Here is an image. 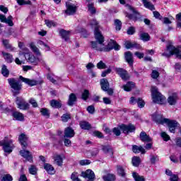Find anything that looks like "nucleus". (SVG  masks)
<instances>
[{
    "label": "nucleus",
    "instance_id": "1",
    "mask_svg": "<svg viewBox=\"0 0 181 181\" xmlns=\"http://www.w3.org/2000/svg\"><path fill=\"white\" fill-rule=\"evenodd\" d=\"M92 49H95V50H98L99 52H110V50H112L113 49L115 50H119L121 49V46L117 43V41L114 40H110L109 43L107 44V47H104V44L103 43L102 45L100 43H97L95 41H92L90 42ZM98 45H100V47Z\"/></svg>",
    "mask_w": 181,
    "mask_h": 181
},
{
    "label": "nucleus",
    "instance_id": "2",
    "mask_svg": "<svg viewBox=\"0 0 181 181\" xmlns=\"http://www.w3.org/2000/svg\"><path fill=\"white\" fill-rule=\"evenodd\" d=\"M90 25L91 28H94V35L95 39L99 45H103L104 43V36L101 34V31H100V25H98V21L95 18L90 20Z\"/></svg>",
    "mask_w": 181,
    "mask_h": 181
},
{
    "label": "nucleus",
    "instance_id": "3",
    "mask_svg": "<svg viewBox=\"0 0 181 181\" xmlns=\"http://www.w3.org/2000/svg\"><path fill=\"white\" fill-rule=\"evenodd\" d=\"M7 81L11 88L13 95L21 94V90H22V83H21V81L16 80L15 78H10L7 79Z\"/></svg>",
    "mask_w": 181,
    "mask_h": 181
},
{
    "label": "nucleus",
    "instance_id": "4",
    "mask_svg": "<svg viewBox=\"0 0 181 181\" xmlns=\"http://www.w3.org/2000/svg\"><path fill=\"white\" fill-rule=\"evenodd\" d=\"M151 95L153 103L161 105L165 104L166 98H165V96H163L162 93L158 90V88L155 86L151 87Z\"/></svg>",
    "mask_w": 181,
    "mask_h": 181
},
{
    "label": "nucleus",
    "instance_id": "5",
    "mask_svg": "<svg viewBox=\"0 0 181 181\" xmlns=\"http://www.w3.org/2000/svg\"><path fill=\"white\" fill-rule=\"evenodd\" d=\"M100 84L103 91H105L108 95H112L114 94V89L110 88V82H108L107 78L100 79Z\"/></svg>",
    "mask_w": 181,
    "mask_h": 181
},
{
    "label": "nucleus",
    "instance_id": "6",
    "mask_svg": "<svg viewBox=\"0 0 181 181\" xmlns=\"http://www.w3.org/2000/svg\"><path fill=\"white\" fill-rule=\"evenodd\" d=\"M16 103L18 105V108H19V110H23V111H26L30 108L29 103H28L25 99L21 97H17L16 98Z\"/></svg>",
    "mask_w": 181,
    "mask_h": 181
},
{
    "label": "nucleus",
    "instance_id": "7",
    "mask_svg": "<svg viewBox=\"0 0 181 181\" xmlns=\"http://www.w3.org/2000/svg\"><path fill=\"white\" fill-rule=\"evenodd\" d=\"M119 129L121 131H122L123 134H126L128 135V134H131L132 132H135V129H136V127L132 124H122L119 126Z\"/></svg>",
    "mask_w": 181,
    "mask_h": 181
},
{
    "label": "nucleus",
    "instance_id": "8",
    "mask_svg": "<svg viewBox=\"0 0 181 181\" xmlns=\"http://www.w3.org/2000/svg\"><path fill=\"white\" fill-rule=\"evenodd\" d=\"M115 71L124 81L129 80V74H128V71L127 70L122 68H115Z\"/></svg>",
    "mask_w": 181,
    "mask_h": 181
},
{
    "label": "nucleus",
    "instance_id": "9",
    "mask_svg": "<svg viewBox=\"0 0 181 181\" xmlns=\"http://www.w3.org/2000/svg\"><path fill=\"white\" fill-rule=\"evenodd\" d=\"M167 50L169 53L164 52L162 54V56H164L165 57H170V56H173V54H177V53H179V48H176L171 44L167 46Z\"/></svg>",
    "mask_w": 181,
    "mask_h": 181
},
{
    "label": "nucleus",
    "instance_id": "10",
    "mask_svg": "<svg viewBox=\"0 0 181 181\" xmlns=\"http://www.w3.org/2000/svg\"><path fill=\"white\" fill-rule=\"evenodd\" d=\"M165 124H167L170 132L175 134V131H176V128H177V126L179 125L177 121L170 120L169 119H165Z\"/></svg>",
    "mask_w": 181,
    "mask_h": 181
},
{
    "label": "nucleus",
    "instance_id": "11",
    "mask_svg": "<svg viewBox=\"0 0 181 181\" xmlns=\"http://www.w3.org/2000/svg\"><path fill=\"white\" fill-rule=\"evenodd\" d=\"M1 146H3L4 152H6V153H11V152H12V149H13V141L4 140V141L1 142Z\"/></svg>",
    "mask_w": 181,
    "mask_h": 181
},
{
    "label": "nucleus",
    "instance_id": "12",
    "mask_svg": "<svg viewBox=\"0 0 181 181\" xmlns=\"http://www.w3.org/2000/svg\"><path fill=\"white\" fill-rule=\"evenodd\" d=\"M66 10H65V13L66 15H74L77 12V6L76 5L71 4L69 2L66 3Z\"/></svg>",
    "mask_w": 181,
    "mask_h": 181
},
{
    "label": "nucleus",
    "instance_id": "13",
    "mask_svg": "<svg viewBox=\"0 0 181 181\" xmlns=\"http://www.w3.org/2000/svg\"><path fill=\"white\" fill-rule=\"evenodd\" d=\"M82 177L85 179H88V181H94L95 179V174H94V171L88 169L86 172L81 173Z\"/></svg>",
    "mask_w": 181,
    "mask_h": 181
},
{
    "label": "nucleus",
    "instance_id": "14",
    "mask_svg": "<svg viewBox=\"0 0 181 181\" xmlns=\"http://www.w3.org/2000/svg\"><path fill=\"white\" fill-rule=\"evenodd\" d=\"M152 118L154 122H156V124H160L161 125H163V124H165V119H168V118H163V116L162 115L158 114L157 112L152 115Z\"/></svg>",
    "mask_w": 181,
    "mask_h": 181
},
{
    "label": "nucleus",
    "instance_id": "15",
    "mask_svg": "<svg viewBox=\"0 0 181 181\" xmlns=\"http://www.w3.org/2000/svg\"><path fill=\"white\" fill-rule=\"evenodd\" d=\"M20 81H22L23 83H25V84H27V86H29L30 87H33L35 86H37V81L35 79H30L28 78H25L22 76H19Z\"/></svg>",
    "mask_w": 181,
    "mask_h": 181
},
{
    "label": "nucleus",
    "instance_id": "16",
    "mask_svg": "<svg viewBox=\"0 0 181 181\" xmlns=\"http://www.w3.org/2000/svg\"><path fill=\"white\" fill-rule=\"evenodd\" d=\"M23 57L28 62V63H31L34 66H37V59L33 54H30L28 53L23 54Z\"/></svg>",
    "mask_w": 181,
    "mask_h": 181
},
{
    "label": "nucleus",
    "instance_id": "17",
    "mask_svg": "<svg viewBox=\"0 0 181 181\" xmlns=\"http://www.w3.org/2000/svg\"><path fill=\"white\" fill-rule=\"evenodd\" d=\"M126 6L128 7V9L131 11V12L134 13V14L127 13L126 15L127 18H129V19H132V21H136L138 19L136 17V15H138V11H136L134 7L129 6V4H127Z\"/></svg>",
    "mask_w": 181,
    "mask_h": 181
},
{
    "label": "nucleus",
    "instance_id": "18",
    "mask_svg": "<svg viewBox=\"0 0 181 181\" xmlns=\"http://www.w3.org/2000/svg\"><path fill=\"white\" fill-rule=\"evenodd\" d=\"M20 155L24 158V159H26V160H28V162H33V157L32 156V154L30 153V151H27L25 149L20 151Z\"/></svg>",
    "mask_w": 181,
    "mask_h": 181
},
{
    "label": "nucleus",
    "instance_id": "19",
    "mask_svg": "<svg viewBox=\"0 0 181 181\" xmlns=\"http://www.w3.org/2000/svg\"><path fill=\"white\" fill-rule=\"evenodd\" d=\"M28 136H26V134H21L19 136H18V141L23 148V149H25V148L28 147Z\"/></svg>",
    "mask_w": 181,
    "mask_h": 181
},
{
    "label": "nucleus",
    "instance_id": "20",
    "mask_svg": "<svg viewBox=\"0 0 181 181\" xmlns=\"http://www.w3.org/2000/svg\"><path fill=\"white\" fill-rule=\"evenodd\" d=\"M74 135H76V132L73 128L71 127L65 128L64 138H73Z\"/></svg>",
    "mask_w": 181,
    "mask_h": 181
},
{
    "label": "nucleus",
    "instance_id": "21",
    "mask_svg": "<svg viewBox=\"0 0 181 181\" xmlns=\"http://www.w3.org/2000/svg\"><path fill=\"white\" fill-rule=\"evenodd\" d=\"M59 36H61L62 39H64L65 42H69L70 39V31H67L64 29L59 30Z\"/></svg>",
    "mask_w": 181,
    "mask_h": 181
},
{
    "label": "nucleus",
    "instance_id": "22",
    "mask_svg": "<svg viewBox=\"0 0 181 181\" xmlns=\"http://www.w3.org/2000/svg\"><path fill=\"white\" fill-rule=\"evenodd\" d=\"M124 58L128 64H129V66H133L134 57H132V52L129 51L124 52Z\"/></svg>",
    "mask_w": 181,
    "mask_h": 181
},
{
    "label": "nucleus",
    "instance_id": "23",
    "mask_svg": "<svg viewBox=\"0 0 181 181\" xmlns=\"http://www.w3.org/2000/svg\"><path fill=\"white\" fill-rule=\"evenodd\" d=\"M77 103V96L75 95V93H71L69 96V99L67 101V105L69 107H73L74 104Z\"/></svg>",
    "mask_w": 181,
    "mask_h": 181
},
{
    "label": "nucleus",
    "instance_id": "24",
    "mask_svg": "<svg viewBox=\"0 0 181 181\" xmlns=\"http://www.w3.org/2000/svg\"><path fill=\"white\" fill-rule=\"evenodd\" d=\"M139 138L142 142H152V138L146 134V132H141L140 133Z\"/></svg>",
    "mask_w": 181,
    "mask_h": 181
},
{
    "label": "nucleus",
    "instance_id": "25",
    "mask_svg": "<svg viewBox=\"0 0 181 181\" xmlns=\"http://www.w3.org/2000/svg\"><path fill=\"white\" fill-rule=\"evenodd\" d=\"M102 151L105 153L106 155H110L111 158H112V155H114V151L112 150V147L110 146H102Z\"/></svg>",
    "mask_w": 181,
    "mask_h": 181
},
{
    "label": "nucleus",
    "instance_id": "26",
    "mask_svg": "<svg viewBox=\"0 0 181 181\" xmlns=\"http://www.w3.org/2000/svg\"><path fill=\"white\" fill-rule=\"evenodd\" d=\"M177 101V94L173 93L172 95H170L168 98V103L170 105H176Z\"/></svg>",
    "mask_w": 181,
    "mask_h": 181
},
{
    "label": "nucleus",
    "instance_id": "27",
    "mask_svg": "<svg viewBox=\"0 0 181 181\" xmlns=\"http://www.w3.org/2000/svg\"><path fill=\"white\" fill-rule=\"evenodd\" d=\"M12 117L16 119V121H25V116L23 114L19 112H13L12 113Z\"/></svg>",
    "mask_w": 181,
    "mask_h": 181
},
{
    "label": "nucleus",
    "instance_id": "28",
    "mask_svg": "<svg viewBox=\"0 0 181 181\" xmlns=\"http://www.w3.org/2000/svg\"><path fill=\"white\" fill-rule=\"evenodd\" d=\"M132 151L134 152V153H139V152H141L143 155H144V153H146L145 148H144L142 146H139L136 145L133 146Z\"/></svg>",
    "mask_w": 181,
    "mask_h": 181
},
{
    "label": "nucleus",
    "instance_id": "29",
    "mask_svg": "<svg viewBox=\"0 0 181 181\" xmlns=\"http://www.w3.org/2000/svg\"><path fill=\"white\" fill-rule=\"evenodd\" d=\"M49 104L52 108H57V109L62 108V106L63 105L62 104V101L56 100L54 99L50 100Z\"/></svg>",
    "mask_w": 181,
    "mask_h": 181
},
{
    "label": "nucleus",
    "instance_id": "30",
    "mask_svg": "<svg viewBox=\"0 0 181 181\" xmlns=\"http://www.w3.org/2000/svg\"><path fill=\"white\" fill-rule=\"evenodd\" d=\"M79 125L81 129H85L86 131L91 129V124L86 121L80 122Z\"/></svg>",
    "mask_w": 181,
    "mask_h": 181
},
{
    "label": "nucleus",
    "instance_id": "31",
    "mask_svg": "<svg viewBox=\"0 0 181 181\" xmlns=\"http://www.w3.org/2000/svg\"><path fill=\"white\" fill-rule=\"evenodd\" d=\"M44 169L46 170L49 175H53L54 173V168L49 163L44 164Z\"/></svg>",
    "mask_w": 181,
    "mask_h": 181
},
{
    "label": "nucleus",
    "instance_id": "32",
    "mask_svg": "<svg viewBox=\"0 0 181 181\" xmlns=\"http://www.w3.org/2000/svg\"><path fill=\"white\" fill-rule=\"evenodd\" d=\"M3 45L6 49L9 50V52H14V50H16V48L12 47V45L9 44V40H3Z\"/></svg>",
    "mask_w": 181,
    "mask_h": 181
},
{
    "label": "nucleus",
    "instance_id": "33",
    "mask_svg": "<svg viewBox=\"0 0 181 181\" xmlns=\"http://www.w3.org/2000/svg\"><path fill=\"white\" fill-rule=\"evenodd\" d=\"M116 168L119 176H122V177H125L127 173H125V169H124V167H122V165H117Z\"/></svg>",
    "mask_w": 181,
    "mask_h": 181
},
{
    "label": "nucleus",
    "instance_id": "34",
    "mask_svg": "<svg viewBox=\"0 0 181 181\" xmlns=\"http://www.w3.org/2000/svg\"><path fill=\"white\" fill-rule=\"evenodd\" d=\"M1 53L3 54V57L5 59L6 62H7V63H12L13 62V57L12 54L4 52H2Z\"/></svg>",
    "mask_w": 181,
    "mask_h": 181
},
{
    "label": "nucleus",
    "instance_id": "35",
    "mask_svg": "<svg viewBox=\"0 0 181 181\" xmlns=\"http://www.w3.org/2000/svg\"><path fill=\"white\" fill-rule=\"evenodd\" d=\"M139 37L141 40H143V42H149V40H151V35H149L148 33H140Z\"/></svg>",
    "mask_w": 181,
    "mask_h": 181
},
{
    "label": "nucleus",
    "instance_id": "36",
    "mask_svg": "<svg viewBox=\"0 0 181 181\" xmlns=\"http://www.w3.org/2000/svg\"><path fill=\"white\" fill-rule=\"evenodd\" d=\"M88 11L90 15H95L97 13V9L94 6V3H90L87 4Z\"/></svg>",
    "mask_w": 181,
    "mask_h": 181
},
{
    "label": "nucleus",
    "instance_id": "37",
    "mask_svg": "<svg viewBox=\"0 0 181 181\" xmlns=\"http://www.w3.org/2000/svg\"><path fill=\"white\" fill-rule=\"evenodd\" d=\"M142 2L145 8L150 9V11H155V6L152 3L148 1V0H142Z\"/></svg>",
    "mask_w": 181,
    "mask_h": 181
},
{
    "label": "nucleus",
    "instance_id": "38",
    "mask_svg": "<svg viewBox=\"0 0 181 181\" xmlns=\"http://www.w3.org/2000/svg\"><path fill=\"white\" fill-rule=\"evenodd\" d=\"M54 159L58 166L63 165V156L57 155L54 157Z\"/></svg>",
    "mask_w": 181,
    "mask_h": 181
},
{
    "label": "nucleus",
    "instance_id": "39",
    "mask_svg": "<svg viewBox=\"0 0 181 181\" xmlns=\"http://www.w3.org/2000/svg\"><path fill=\"white\" fill-rule=\"evenodd\" d=\"M132 163L133 166H135L136 168H138L139 165H141V158L138 156H134L132 160Z\"/></svg>",
    "mask_w": 181,
    "mask_h": 181
},
{
    "label": "nucleus",
    "instance_id": "40",
    "mask_svg": "<svg viewBox=\"0 0 181 181\" xmlns=\"http://www.w3.org/2000/svg\"><path fill=\"white\" fill-rule=\"evenodd\" d=\"M103 180H107V181H115L117 177H115V175L109 173L107 175H104L103 177Z\"/></svg>",
    "mask_w": 181,
    "mask_h": 181
},
{
    "label": "nucleus",
    "instance_id": "41",
    "mask_svg": "<svg viewBox=\"0 0 181 181\" xmlns=\"http://www.w3.org/2000/svg\"><path fill=\"white\" fill-rule=\"evenodd\" d=\"M40 112L43 117H45L46 118L50 117V111L47 108H41Z\"/></svg>",
    "mask_w": 181,
    "mask_h": 181
},
{
    "label": "nucleus",
    "instance_id": "42",
    "mask_svg": "<svg viewBox=\"0 0 181 181\" xmlns=\"http://www.w3.org/2000/svg\"><path fill=\"white\" fill-rule=\"evenodd\" d=\"M123 88L124 91H131L132 88H134V83L133 82H128L126 85L123 86Z\"/></svg>",
    "mask_w": 181,
    "mask_h": 181
},
{
    "label": "nucleus",
    "instance_id": "43",
    "mask_svg": "<svg viewBox=\"0 0 181 181\" xmlns=\"http://www.w3.org/2000/svg\"><path fill=\"white\" fill-rule=\"evenodd\" d=\"M132 176L135 181H145V178L143 176H140L139 174L134 172Z\"/></svg>",
    "mask_w": 181,
    "mask_h": 181
},
{
    "label": "nucleus",
    "instance_id": "44",
    "mask_svg": "<svg viewBox=\"0 0 181 181\" xmlns=\"http://www.w3.org/2000/svg\"><path fill=\"white\" fill-rule=\"evenodd\" d=\"M88 97H90V91L87 89H85L82 93L81 98L83 101H87L88 100Z\"/></svg>",
    "mask_w": 181,
    "mask_h": 181
},
{
    "label": "nucleus",
    "instance_id": "45",
    "mask_svg": "<svg viewBox=\"0 0 181 181\" xmlns=\"http://www.w3.org/2000/svg\"><path fill=\"white\" fill-rule=\"evenodd\" d=\"M1 74L4 77H8L9 76V70L6 68V65H3L1 68Z\"/></svg>",
    "mask_w": 181,
    "mask_h": 181
},
{
    "label": "nucleus",
    "instance_id": "46",
    "mask_svg": "<svg viewBox=\"0 0 181 181\" xmlns=\"http://www.w3.org/2000/svg\"><path fill=\"white\" fill-rule=\"evenodd\" d=\"M28 172L30 175H34V176H36V175H37V168H36L35 165H30L28 169Z\"/></svg>",
    "mask_w": 181,
    "mask_h": 181
},
{
    "label": "nucleus",
    "instance_id": "47",
    "mask_svg": "<svg viewBox=\"0 0 181 181\" xmlns=\"http://www.w3.org/2000/svg\"><path fill=\"white\" fill-rule=\"evenodd\" d=\"M61 118L63 122H67L69 119H71V115L69 113L64 114Z\"/></svg>",
    "mask_w": 181,
    "mask_h": 181
},
{
    "label": "nucleus",
    "instance_id": "48",
    "mask_svg": "<svg viewBox=\"0 0 181 181\" xmlns=\"http://www.w3.org/2000/svg\"><path fill=\"white\" fill-rule=\"evenodd\" d=\"M115 26L116 28V30H121V28H122V23L121 21L116 19L115 20Z\"/></svg>",
    "mask_w": 181,
    "mask_h": 181
},
{
    "label": "nucleus",
    "instance_id": "49",
    "mask_svg": "<svg viewBox=\"0 0 181 181\" xmlns=\"http://www.w3.org/2000/svg\"><path fill=\"white\" fill-rule=\"evenodd\" d=\"M156 160H159L157 155H150V162L152 165H155L156 163Z\"/></svg>",
    "mask_w": 181,
    "mask_h": 181
},
{
    "label": "nucleus",
    "instance_id": "50",
    "mask_svg": "<svg viewBox=\"0 0 181 181\" xmlns=\"http://www.w3.org/2000/svg\"><path fill=\"white\" fill-rule=\"evenodd\" d=\"M96 67L100 70H103L107 69V64H105L103 61H100L97 64Z\"/></svg>",
    "mask_w": 181,
    "mask_h": 181
},
{
    "label": "nucleus",
    "instance_id": "51",
    "mask_svg": "<svg viewBox=\"0 0 181 181\" xmlns=\"http://www.w3.org/2000/svg\"><path fill=\"white\" fill-rule=\"evenodd\" d=\"M30 47L33 50V52H34V53L39 54V49L37 48V47H36V45H35L33 42L30 44Z\"/></svg>",
    "mask_w": 181,
    "mask_h": 181
},
{
    "label": "nucleus",
    "instance_id": "52",
    "mask_svg": "<svg viewBox=\"0 0 181 181\" xmlns=\"http://www.w3.org/2000/svg\"><path fill=\"white\" fill-rule=\"evenodd\" d=\"M7 33L9 36L12 35L14 37H16V36H18V34H16V33H15V29H13V28H9L8 29V31H7Z\"/></svg>",
    "mask_w": 181,
    "mask_h": 181
},
{
    "label": "nucleus",
    "instance_id": "53",
    "mask_svg": "<svg viewBox=\"0 0 181 181\" xmlns=\"http://www.w3.org/2000/svg\"><path fill=\"white\" fill-rule=\"evenodd\" d=\"M136 103L139 108H144V107H145V102L141 98L137 99Z\"/></svg>",
    "mask_w": 181,
    "mask_h": 181
},
{
    "label": "nucleus",
    "instance_id": "54",
    "mask_svg": "<svg viewBox=\"0 0 181 181\" xmlns=\"http://www.w3.org/2000/svg\"><path fill=\"white\" fill-rule=\"evenodd\" d=\"M4 23H7L8 26H13V21H12V16H9L7 18H6Z\"/></svg>",
    "mask_w": 181,
    "mask_h": 181
},
{
    "label": "nucleus",
    "instance_id": "55",
    "mask_svg": "<svg viewBox=\"0 0 181 181\" xmlns=\"http://www.w3.org/2000/svg\"><path fill=\"white\" fill-rule=\"evenodd\" d=\"M13 179L12 178V175L9 174L4 175L1 181H12Z\"/></svg>",
    "mask_w": 181,
    "mask_h": 181
},
{
    "label": "nucleus",
    "instance_id": "56",
    "mask_svg": "<svg viewBox=\"0 0 181 181\" xmlns=\"http://www.w3.org/2000/svg\"><path fill=\"white\" fill-rule=\"evenodd\" d=\"M45 25H47V26L48 28H52V26H56V23H54L52 21L45 20Z\"/></svg>",
    "mask_w": 181,
    "mask_h": 181
},
{
    "label": "nucleus",
    "instance_id": "57",
    "mask_svg": "<svg viewBox=\"0 0 181 181\" xmlns=\"http://www.w3.org/2000/svg\"><path fill=\"white\" fill-rule=\"evenodd\" d=\"M160 136L165 141H168L169 139H170V136H169V135H168V134H166L165 132H161Z\"/></svg>",
    "mask_w": 181,
    "mask_h": 181
},
{
    "label": "nucleus",
    "instance_id": "58",
    "mask_svg": "<svg viewBox=\"0 0 181 181\" xmlns=\"http://www.w3.org/2000/svg\"><path fill=\"white\" fill-rule=\"evenodd\" d=\"M151 77L154 80H156V78H158V77H159V72L156 70H153L151 72Z\"/></svg>",
    "mask_w": 181,
    "mask_h": 181
},
{
    "label": "nucleus",
    "instance_id": "59",
    "mask_svg": "<svg viewBox=\"0 0 181 181\" xmlns=\"http://www.w3.org/2000/svg\"><path fill=\"white\" fill-rule=\"evenodd\" d=\"M112 132L116 136H119L121 135V130L118 127H114L112 129Z\"/></svg>",
    "mask_w": 181,
    "mask_h": 181
},
{
    "label": "nucleus",
    "instance_id": "60",
    "mask_svg": "<svg viewBox=\"0 0 181 181\" xmlns=\"http://www.w3.org/2000/svg\"><path fill=\"white\" fill-rule=\"evenodd\" d=\"M93 135L95 136H97V138H99V139H103L104 138V135H103V133L99 132V131H95L93 132Z\"/></svg>",
    "mask_w": 181,
    "mask_h": 181
},
{
    "label": "nucleus",
    "instance_id": "61",
    "mask_svg": "<svg viewBox=\"0 0 181 181\" xmlns=\"http://www.w3.org/2000/svg\"><path fill=\"white\" fill-rule=\"evenodd\" d=\"M86 110L89 114H94V112H95V107H94V105L88 106Z\"/></svg>",
    "mask_w": 181,
    "mask_h": 181
},
{
    "label": "nucleus",
    "instance_id": "62",
    "mask_svg": "<svg viewBox=\"0 0 181 181\" xmlns=\"http://www.w3.org/2000/svg\"><path fill=\"white\" fill-rule=\"evenodd\" d=\"M29 103L31 104V105L34 107V108H37V102H36V100L33 99V98H30L29 100Z\"/></svg>",
    "mask_w": 181,
    "mask_h": 181
},
{
    "label": "nucleus",
    "instance_id": "63",
    "mask_svg": "<svg viewBox=\"0 0 181 181\" xmlns=\"http://www.w3.org/2000/svg\"><path fill=\"white\" fill-rule=\"evenodd\" d=\"M90 163H91V161H90V160H81L79 161V164L81 165V166L90 165Z\"/></svg>",
    "mask_w": 181,
    "mask_h": 181
},
{
    "label": "nucleus",
    "instance_id": "64",
    "mask_svg": "<svg viewBox=\"0 0 181 181\" xmlns=\"http://www.w3.org/2000/svg\"><path fill=\"white\" fill-rule=\"evenodd\" d=\"M135 33V27H129L127 30V35H134Z\"/></svg>",
    "mask_w": 181,
    "mask_h": 181
}]
</instances>
